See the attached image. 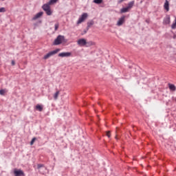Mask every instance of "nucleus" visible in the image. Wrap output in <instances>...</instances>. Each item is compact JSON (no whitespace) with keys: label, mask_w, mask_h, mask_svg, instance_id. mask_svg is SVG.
Here are the masks:
<instances>
[{"label":"nucleus","mask_w":176,"mask_h":176,"mask_svg":"<svg viewBox=\"0 0 176 176\" xmlns=\"http://www.w3.org/2000/svg\"><path fill=\"white\" fill-rule=\"evenodd\" d=\"M64 41H65V37L62 35H58L56 37V38L54 40L53 45H54L55 46L61 45V43H63V42H64Z\"/></svg>","instance_id":"f257e3e1"},{"label":"nucleus","mask_w":176,"mask_h":176,"mask_svg":"<svg viewBox=\"0 0 176 176\" xmlns=\"http://www.w3.org/2000/svg\"><path fill=\"white\" fill-rule=\"evenodd\" d=\"M42 9L44 10V12H45L47 16H52L53 12L50 9V4H49V3L44 4L42 6Z\"/></svg>","instance_id":"f03ea898"},{"label":"nucleus","mask_w":176,"mask_h":176,"mask_svg":"<svg viewBox=\"0 0 176 176\" xmlns=\"http://www.w3.org/2000/svg\"><path fill=\"white\" fill-rule=\"evenodd\" d=\"M88 14L87 13L85 12L83 13L78 19V21H77V24H82V23H83V21H85V20H86V19H87L88 17Z\"/></svg>","instance_id":"7ed1b4c3"},{"label":"nucleus","mask_w":176,"mask_h":176,"mask_svg":"<svg viewBox=\"0 0 176 176\" xmlns=\"http://www.w3.org/2000/svg\"><path fill=\"white\" fill-rule=\"evenodd\" d=\"M14 176H25L24 171L21 169L17 170L16 168L14 169Z\"/></svg>","instance_id":"20e7f679"},{"label":"nucleus","mask_w":176,"mask_h":176,"mask_svg":"<svg viewBox=\"0 0 176 176\" xmlns=\"http://www.w3.org/2000/svg\"><path fill=\"white\" fill-rule=\"evenodd\" d=\"M77 43L78 46H86L87 45V41L85 38H80L78 40Z\"/></svg>","instance_id":"39448f33"},{"label":"nucleus","mask_w":176,"mask_h":176,"mask_svg":"<svg viewBox=\"0 0 176 176\" xmlns=\"http://www.w3.org/2000/svg\"><path fill=\"white\" fill-rule=\"evenodd\" d=\"M72 55L71 52H61L58 54V57H71Z\"/></svg>","instance_id":"423d86ee"},{"label":"nucleus","mask_w":176,"mask_h":176,"mask_svg":"<svg viewBox=\"0 0 176 176\" xmlns=\"http://www.w3.org/2000/svg\"><path fill=\"white\" fill-rule=\"evenodd\" d=\"M124 19H126L125 16H123L119 19L118 21L117 22V25L118 27H120V25H123V23H124Z\"/></svg>","instance_id":"0eeeda50"},{"label":"nucleus","mask_w":176,"mask_h":176,"mask_svg":"<svg viewBox=\"0 0 176 176\" xmlns=\"http://www.w3.org/2000/svg\"><path fill=\"white\" fill-rule=\"evenodd\" d=\"M43 16V12H38L36 15H34L32 20H38V19H41Z\"/></svg>","instance_id":"6e6552de"},{"label":"nucleus","mask_w":176,"mask_h":176,"mask_svg":"<svg viewBox=\"0 0 176 176\" xmlns=\"http://www.w3.org/2000/svg\"><path fill=\"white\" fill-rule=\"evenodd\" d=\"M170 15H166L165 18L164 19L163 24L164 25H167L170 24Z\"/></svg>","instance_id":"1a4fd4ad"},{"label":"nucleus","mask_w":176,"mask_h":176,"mask_svg":"<svg viewBox=\"0 0 176 176\" xmlns=\"http://www.w3.org/2000/svg\"><path fill=\"white\" fill-rule=\"evenodd\" d=\"M168 89H169V90H170V91H176V87L174 84L168 83Z\"/></svg>","instance_id":"9d476101"},{"label":"nucleus","mask_w":176,"mask_h":176,"mask_svg":"<svg viewBox=\"0 0 176 176\" xmlns=\"http://www.w3.org/2000/svg\"><path fill=\"white\" fill-rule=\"evenodd\" d=\"M164 8L166 10V12H168L170 10V4L168 3V1L166 0Z\"/></svg>","instance_id":"9b49d317"},{"label":"nucleus","mask_w":176,"mask_h":176,"mask_svg":"<svg viewBox=\"0 0 176 176\" xmlns=\"http://www.w3.org/2000/svg\"><path fill=\"white\" fill-rule=\"evenodd\" d=\"M58 52H60V49H56L54 51L50 52L48 54H50V57H52V56H54V54H57Z\"/></svg>","instance_id":"f8f14e48"},{"label":"nucleus","mask_w":176,"mask_h":176,"mask_svg":"<svg viewBox=\"0 0 176 176\" xmlns=\"http://www.w3.org/2000/svg\"><path fill=\"white\" fill-rule=\"evenodd\" d=\"M91 25H94V21L91 20L87 22V30H88L89 28H90V27H91Z\"/></svg>","instance_id":"ddd939ff"},{"label":"nucleus","mask_w":176,"mask_h":176,"mask_svg":"<svg viewBox=\"0 0 176 176\" xmlns=\"http://www.w3.org/2000/svg\"><path fill=\"white\" fill-rule=\"evenodd\" d=\"M36 111H39V112H42L43 111V107L41 104L36 105Z\"/></svg>","instance_id":"4468645a"},{"label":"nucleus","mask_w":176,"mask_h":176,"mask_svg":"<svg viewBox=\"0 0 176 176\" xmlns=\"http://www.w3.org/2000/svg\"><path fill=\"white\" fill-rule=\"evenodd\" d=\"M129 8H128V7H126V8H122L121 10H120V12L121 13H127V12H129Z\"/></svg>","instance_id":"2eb2a0df"},{"label":"nucleus","mask_w":176,"mask_h":176,"mask_svg":"<svg viewBox=\"0 0 176 176\" xmlns=\"http://www.w3.org/2000/svg\"><path fill=\"white\" fill-rule=\"evenodd\" d=\"M133 6H134V1H130L126 8L130 10L131 8H133Z\"/></svg>","instance_id":"dca6fc26"},{"label":"nucleus","mask_w":176,"mask_h":176,"mask_svg":"<svg viewBox=\"0 0 176 176\" xmlns=\"http://www.w3.org/2000/svg\"><path fill=\"white\" fill-rule=\"evenodd\" d=\"M58 96H60V91H57L54 94V100H57V98H58Z\"/></svg>","instance_id":"f3484780"},{"label":"nucleus","mask_w":176,"mask_h":176,"mask_svg":"<svg viewBox=\"0 0 176 176\" xmlns=\"http://www.w3.org/2000/svg\"><path fill=\"white\" fill-rule=\"evenodd\" d=\"M57 1L58 0H50V1L48 2L49 5H53L54 3H57Z\"/></svg>","instance_id":"a211bd4d"},{"label":"nucleus","mask_w":176,"mask_h":176,"mask_svg":"<svg viewBox=\"0 0 176 176\" xmlns=\"http://www.w3.org/2000/svg\"><path fill=\"white\" fill-rule=\"evenodd\" d=\"M102 2V0H94V3H96L97 5H100Z\"/></svg>","instance_id":"6ab92c4d"},{"label":"nucleus","mask_w":176,"mask_h":176,"mask_svg":"<svg viewBox=\"0 0 176 176\" xmlns=\"http://www.w3.org/2000/svg\"><path fill=\"white\" fill-rule=\"evenodd\" d=\"M5 12H6V8L3 7L0 8V13H5Z\"/></svg>","instance_id":"aec40b11"},{"label":"nucleus","mask_w":176,"mask_h":176,"mask_svg":"<svg viewBox=\"0 0 176 176\" xmlns=\"http://www.w3.org/2000/svg\"><path fill=\"white\" fill-rule=\"evenodd\" d=\"M42 167H45V165L42 164H38L37 165V168L38 170H40L41 168H42Z\"/></svg>","instance_id":"412c9836"},{"label":"nucleus","mask_w":176,"mask_h":176,"mask_svg":"<svg viewBox=\"0 0 176 176\" xmlns=\"http://www.w3.org/2000/svg\"><path fill=\"white\" fill-rule=\"evenodd\" d=\"M58 27H60V24H58V23H56L54 25L55 31H57V30H58Z\"/></svg>","instance_id":"4be33fe9"},{"label":"nucleus","mask_w":176,"mask_h":176,"mask_svg":"<svg viewBox=\"0 0 176 176\" xmlns=\"http://www.w3.org/2000/svg\"><path fill=\"white\" fill-rule=\"evenodd\" d=\"M50 55L49 54V53H47L46 55H45L43 56V59L44 60H47V58H50Z\"/></svg>","instance_id":"5701e85b"},{"label":"nucleus","mask_w":176,"mask_h":176,"mask_svg":"<svg viewBox=\"0 0 176 176\" xmlns=\"http://www.w3.org/2000/svg\"><path fill=\"white\" fill-rule=\"evenodd\" d=\"M36 140V138H33L32 140L30 142V145H34V143Z\"/></svg>","instance_id":"b1692460"},{"label":"nucleus","mask_w":176,"mask_h":176,"mask_svg":"<svg viewBox=\"0 0 176 176\" xmlns=\"http://www.w3.org/2000/svg\"><path fill=\"white\" fill-rule=\"evenodd\" d=\"M172 30H175L176 28V19H175V23H173L171 25Z\"/></svg>","instance_id":"393cba45"},{"label":"nucleus","mask_w":176,"mask_h":176,"mask_svg":"<svg viewBox=\"0 0 176 176\" xmlns=\"http://www.w3.org/2000/svg\"><path fill=\"white\" fill-rule=\"evenodd\" d=\"M87 45H88V46H93V45H94V43L93 41H89L87 42Z\"/></svg>","instance_id":"a878e982"},{"label":"nucleus","mask_w":176,"mask_h":176,"mask_svg":"<svg viewBox=\"0 0 176 176\" xmlns=\"http://www.w3.org/2000/svg\"><path fill=\"white\" fill-rule=\"evenodd\" d=\"M0 95L1 96H5V89H1L0 90Z\"/></svg>","instance_id":"bb28decb"},{"label":"nucleus","mask_w":176,"mask_h":176,"mask_svg":"<svg viewBox=\"0 0 176 176\" xmlns=\"http://www.w3.org/2000/svg\"><path fill=\"white\" fill-rule=\"evenodd\" d=\"M106 135L108 137V138H111V132L107 131V133H106Z\"/></svg>","instance_id":"cd10ccee"},{"label":"nucleus","mask_w":176,"mask_h":176,"mask_svg":"<svg viewBox=\"0 0 176 176\" xmlns=\"http://www.w3.org/2000/svg\"><path fill=\"white\" fill-rule=\"evenodd\" d=\"M126 0H118V3H122V2H124Z\"/></svg>","instance_id":"c85d7f7f"},{"label":"nucleus","mask_w":176,"mask_h":176,"mask_svg":"<svg viewBox=\"0 0 176 176\" xmlns=\"http://www.w3.org/2000/svg\"><path fill=\"white\" fill-rule=\"evenodd\" d=\"M11 64L12 65H15L16 63L14 62V60H12Z\"/></svg>","instance_id":"c756f323"},{"label":"nucleus","mask_w":176,"mask_h":176,"mask_svg":"<svg viewBox=\"0 0 176 176\" xmlns=\"http://www.w3.org/2000/svg\"><path fill=\"white\" fill-rule=\"evenodd\" d=\"M173 39H176V35L175 34H174V36H173Z\"/></svg>","instance_id":"7c9ffc66"},{"label":"nucleus","mask_w":176,"mask_h":176,"mask_svg":"<svg viewBox=\"0 0 176 176\" xmlns=\"http://www.w3.org/2000/svg\"><path fill=\"white\" fill-rule=\"evenodd\" d=\"M116 140H118V136H116Z\"/></svg>","instance_id":"2f4dec72"},{"label":"nucleus","mask_w":176,"mask_h":176,"mask_svg":"<svg viewBox=\"0 0 176 176\" xmlns=\"http://www.w3.org/2000/svg\"><path fill=\"white\" fill-rule=\"evenodd\" d=\"M1 1H5V0H1Z\"/></svg>","instance_id":"473e14b6"}]
</instances>
